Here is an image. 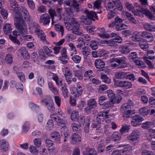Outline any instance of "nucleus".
I'll return each instance as SVG.
<instances>
[{
    "label": "nucleus",
    "mask_w": 155,
    "mask_h": 155,
    "mask_svg": "<svg viewBox=\"0 0 155 155\" xmlns=\"http://www.w3.org/2000/svg\"><path fill=\"white\" fill-rule=\"evenodd\" d=\"M14 24L17 31H14L13 34L16 36H24L27 33V26L22 16L18 11H16L14 15Z\"/></svg>",
    "instance_id": "nucleus-1"
},
{
    "label": "nucleus",
    "mask_w": 155,
    "mask_h": 155,
    "mask_svg": "<svg viewBox=\"0 0 155 155\" xmlns=\"http://www.w3.org/2000/svg\"><path fill=\"white\" fill-rule=\"evenodd\" d=\"M80 25L77 20L74 18H71L70 22L65 23V26L67 30H71L75 34L83 35V32L80 31L79 29Z\"/></svg>",
    "instance_id": "nucleus-2"
},
{
    "label": "nucleus",
    "mask_w": 155,
    "mask_h": 155,
    "mask_svg": "<svg viewBox=\"0 0 155 155\" xmlns=\"http://www.w3.org/2000/svg\"><path fill=\"white\" fill-rule=\"evenodd\" d=\"M134 105V104L130 99L128 100L127 103L122 105L120 110L123 114L124 117H129L130 114L133 113V111L130 110V109L131 106H133Z\"/></svg>",
    "instance_id": "nucleus-3"
},
{
    "label": "nucleus",
    "mask_w": 155,
    "mask_h": 155,
    "mask_svg": "<svg viewBox=\"0 0 155 155\" xmlns=\"http://www.w3.org/2000/svg\"><path fill=\"white\" fill-rule=\"evenodd\" d=\"M132 12L134 15L140 17H143V15L144 14L151 19L153 20L155 19L153 15L147 9L141 8L140 10H138L137 9L135 10L134 8V11Z\"/></svg>",
    "instance_id": "nucleus-4"
},
{
    "label": "nucleus",
    "mask_w": 155,
    "mask_h": 155,
    "mask_svg": "<svg viewBox=\"0 0 155 155\" xmlns=\"http://www.w3.org/2000/svg\"><path fill=\"white\" fill-rule=\"evenodd\" d=\"M41 102L42 104H45L48 110L50 112L53 113L54 111V104L50 96H46L41 100Z\"/></svg>",
    "instance_id": "nucleus-5"
},
{
    "label": "nucleus",
    "mask_w": 155,
    "mask_h": 155,
    "mask_svg": "<svg viewBox=\"0 0 155 155\" xmlns=\"http://www.w3.org/2000/svg\"><path fill=\"white\" fill-rule=\"evenodd\" d=\"M62 112L61 110L58 111L57 113H55L50 115V117L53 119L56 124L58 126L64 124V120L61 118L62 117Z\"/></svg>",
    "instance_id": "nucleus-6"
},
{
    "label": "nucleus",
    "mask_w": 155,
    "mask_h": 155,
    "mask_svg": "<svg viewBox=\"0 0 155 155\" xmlns=\"http://www.w3.org/2000/svg\"><path fill=\"white\" fill-rule=\"evenodd\" d=\"M107 94L109 99L110 100L108 104H105L103 107V109L107 108L113 106L114 104L116 102L115 95L113 91L111 90L107 91Z\"/></svg>",
    "instance_id": "nucleus-7"
},
{
    "label": "nucleus",
    "mask_w": 155,
    "mask_h": 155,
    "mask_svg": "<svg viewBox=\"0 0 155 155\" xmlns=\"http://www.w3.org/2000/svg\"><path fill=\"white\" fill-rule=\"evenodd\" d=\"M114 85L117 87H119L125 89H130L132 87V83L128 81H115Z\"/></svg>",
    "instance_id": "nucleus-8"
},
{
    "label": "nucleus",
    "mask_w": 155,
    "mask_h": 155,
    "mask_svg": "<svg viewBox=\"0 0 155 155\" xmlns=\"http://www.w3.org/2000/svg\"><path fill=\"white\" fill-rule=\"evenodd\" d=\"M114 61L118 64L119 68H123L126 67L127 64L126 61V58L123 56L119 58H114L113 59Z\"/></svg>",
    "instance_id": "nucleus-9"
},
{
    "label": "nucleus",
    "mask_w": 155,
    "mask_h": 155,
    "mask_svg": "<svg viewBox=\"0 0 155 155\" xmlns=\"http://www.w3.org/2000/svg\"><path fill=\"white\" fill-rule=\"evenodd\" d=\"M50 17L47 13H45L41 15L39 20V22L43 25H48L50 21Z\"/></svg>",
    "instance_id": "nucleus-10"
},
{
    "label": "nucleus",
    "mask_w": 155,
    "mask_h": 155,
    "mask_svg": "<svg viewBox=\"0 0 155 155\" xmlns=\"http://www.w3.org/2000/svg\"><path fill=\"white\" fill-rule=\"evenodd\" d=\"M127 139L131 141H135L139 138V132L137 130H135L127 137Z\"/></svg>",
    "instance_id": "nucleus-11"
},
{
    "label": "nucleus",
    "mask_w": 155,
    "mask_h": 155,
    "mask_svg": "<svg viewBox=\"0 0 155 155\" xmlns=\"http://www.w3.org/2000/svg\"><path fill=\"white\" fill-rule=\"evenodd\" d=\"M9 143L5 139L0 140V150L2 152H6L9 149Z\"/></svg>",
    "instance_id": "nucleus-12"
},
{
    "label": "nucleus",
    "mask_w": 155,
    "mask_h": 155,
    "mask_svg": "<svg viewBox=\"0 0 155 155\" xmlns=\"http://www.w3.org/2000/svg\"><path fill=\"white\" fill-rule=\"evenodd\" d=\"M143 120V118L140 116H135L131 120V124L134 127L137 126L140 124V122Z\"/></svg>",
    "instance_id": "nucleus-13"
},
{
    "label": "nucleus",
    "mask_w": 155,
    "mask_h": 155,
    "mask_svg": "<svg viewBox=\"0 0 155 155\" xmlns=\"http://www.w3.org/2000/svg\"><path fill=\"white\" fill-rule=\"evenodd\" d=\"M124 147V148L122 150H121V153H123L124 155H131L132 150V148L131 146L129 145H124L120 146Z\"/></svg>",
    "instance_id": "nucleus-14"
},
{
    "label": "nucleus",
    "mask_w": 155,
    "mask_h": 155,
    "mask_svg": "<svg viewBox=\"0 0 155 155\" xmlns=\"http://www.w3.org/2000/svg\"><path fill=\"white\" fill-rule=\"evenodd\" d=\"M11 86L12 87H15L19 92H22L23 89L22 84L20 82H17L13 80L11 81Z\"/></svg>",
    "instance_id": "nucleus-15"
},
{
    "label": "nucleus",
    "mask_w": 155,
    "mask_h": 155,
    "mask_svg": "<svg viewBox=\"0 0 155 155\" xmlns=\"http://www.w3.org/2000/svg\"><path fill=\"white\" fill-rule=\"evenodd\" d=\"M112 2L114 5L115 8H114L113 10L116 13L118 11H120L123 8L122 5L120 0H111Z\"/></svg>",
    "instance_id": "nucleus-16"
},
{
    "label": "nucleus",
    "mask_w": 155,
    "mask_h": 155,
    "mask_svg": "<svg viewBox=\"0 0 155 155\" xmlns=\"http://www.w3.org/2000/svg\"><path fill=\"white\" fill-rule=\"evenodd\" d=\"M30 29L32 31H34L35 33H38L41 30L40 28V26L37 22H34L32 24L30 25Z\"/></svg>",
    "instance_id": "nucleus-17"
},
{
    "label": "nucleus",
    "mask_w": 155,
    "mask_h": 155,
    "mask_svg": "<svg viewBox=\"0 0 155 155\" xmlns=\"http://www.w3.org/2000/svg\"><path fill=\"white\" fill-rule=\"evenodd\" d=\"M91 54L93 57L94 58L103 57L102 58H104V56L105 57L108 56L107 54L103 51H101L98 52H97L96 51H94L92 52Z\"/></svg>",
    "instance_id": "nucleus-18"
},
{
    "label": "nucleus",
    "mask_w": 155,
    "mask_h": 155,
    "mask_svg": "<svg viewBox=\"0 0 155 155\" xmlns=\"http://www.w3.org/2000/svg\"><path fill=\"white\" fill-rule=\"evenodd\" d=\"M141 36L148 41H151L153 40V36L152 34L147 31L141 32Z\"/></svg>",
    "instance_id": "nucleus-19"
},
{
    "label": "nucleus",
    "mask_w": 155,
    "mask_h": 155,
    "mask_svg": "<svg viewBox=\"0 0 155 155\" xmlns=\"http://www.w3.org/2000/svg\"><path fill=\"white\" fill-rule=\"evenodd\" d=\"M71 94L76 98H78L80 96L83 91L82 89L78 90L75 87H72L71 89Z\"/></svg>",
    "instance_id": "nucleus-20"
},
{
    "label": "nucleus",
    "mask_w": 155,
    "mask_h": 155,
    "mask_svg": "<svg viewBox=\"0 0 155 155\" xmlns=\"http://www.w3.org/2000/svg\"><path fill=\"white\" fill-rule=\"evenodd\" d=\"M98 31L99 32L98 33V35L102 38H109L110 35L106 33L105 29L104 28H98Z\"/></svg>",
    "instance_id": "nucleus-21"
},
{
    "label": "nucleus",
    "mask_w": 155,
    "mask_h": 155,
    "mask_svg": "<svg viewBox=\"0 0 155 155\" xmlns=\"http://www.w3.org/2000/svg\"><path fill=\"white\" fill-rule=\"evenodd\" d=\"M18 51L25 59H28L30 58V55L24 47H21Z\"/></svg>",
    "instance_id": "nucleus-22"
},
{
    "label": "nucleus",
    "mask_w": 155,
    "mask_h": 155,
    "mask_svg": "<svg viewBox=\"0 0 155 155\" xmlns=\"http://www.w3.org/2000/svg\"><path fill=\"white\" fill-rule=\"evenodd\" d=\"M97 103L94 99H91L88 101V107L85 108V111L90 110L91 109L95 108L96 107Z\"/></svg>",
    "instance_id": "nucleus-23"
},
{
    "label": "nucleus",
    "mask_w": 155,
    "mask_h": 155,
    "mask_svg": "<svg viewBox=\"0 0 155 155\" xmlns=\"http://www.w3.org/2000/svg\"><path fill=\"white\" fill-rule=\"evenodd\" d=\"M20 9L23 13V15L25 20L27 21H29L30 20V17L26 8L24 7L21 6Z\"/></svg>",
    "instance_id": "nucleus-24"
},
{
    "label": "nucleus",
    "mask_w": 155,
    "mask_h": 155,
    "mask_svg": "<svg viewBox=\"0 0 155 155\" xmlns=\"http://www.w3.org/2000/svg\"><path fill=\"white\" fill-rule=\"evenodd\" d=\"M84 12L86 14L87 17L91 20L94 21L95 19H97V16L95 12L92 11H89L87 10H85Z\"/></svg>",
    "instance_id": "nucleus-25"
},
{
    "label": "nucleus",
    "mask_w": 155,
    "mask_h": 155,
    "mask_svg": "<svg viewBox=\"0 0 155 155\" xmlns=\"http://www.w3.org/2000/svg\"><path fill=\"white\" fill-rule=\"evenodd\" d=\"M53 74L52 79L55 82L56 84L59 86H62L65 84V83H62V81L61 78H59L57 75L52 73Z\"/></svg>",
    "instance_id": "nucleus-26"
},
{
    "label": "nucleus",
    "mask_w": 155,
    "mask_h": 155,
    "mask_svg": "<svg viewBox=\"0 0 155 155\" xmlns=\"http://www.w3.org/2000/svg\"><path fill=\"white\" fill-rule=\"evenodd\" d=\"M94 65L97 68H100L104 67L105 63L101 59H97L95 61Z\"/></svg>",
    "instance_id": "nucleus-27"
},
{
    "label": "nucleus",
    "mask_w": 155,
    "mask_h": 155,
    "mask_svg": "<svg viewBox=\"0 0 155 155\" xmlns=\"http://www.w3.org/2000/svg\"><path fill=\"white\" fill-rule=\"evenodd\" d=\"M126 72L119 71L115 73V78L118 79H125Z\"/></svg>",
    "instance_id": "nucleus-28"
},
{
    "label": "nucleus",
    "mask_w": 155,
    "mask_h": 155,
    "mask_svg": "<svg viewBox=\"0 0 155 155\" xmlns=\"http://www.w3.org/2000/svg\"><path fill=\"white\" fill-rule=\"evenodd\" d=\"M139 112L140 115L145 116L148 115L150 112V110L147 107H142L139 109Z\"/></svg>",
    "instance_id": "nucleus-29"
},
{
    "label": "nucleus",
    "mask_w": 155,
    "mask_h": 155,
    "mask_svg": "<svg viewBox=\"0 0 155 155\" xmlns=\"http://www.w3.org/2000/svg\"><path fill=\"white\" fill-rule=\"evenodd\" d=\"M143 27L145 29L151 32L155 31V26L150 23H145L143 25Z\"/></svg>",
    "instance_id": "nucleus-30"
},
{
    "label": "nucleus",
    "mask_w": 155,
    "mask_h": 155,
    "mask_svg": "<svg viewBox=\"0 0 155 155\" xmlns=\"http://www.w3.org/2000/svg\"><path fill=\"white\" fill-rule=\"evenodd\" d=\"M111 138L114 141L117 142L120 140L121 136L118 133L114 132L112 134Z\"/></svg>",
    "instance_id": "nucleus-31"
},
{
    "label": "nucleus",
    "mask_w": 155,
    "mask_h": 155,
    "mask_svg": "<svg viewBox=\"0 0 155 155\" xmlns=\"http://www.w3.org/2000/svg\"><path fill=\"white\" fill-rule=\"evenodd\" d=\"M104 114L102 113H99L96 117L97 122L98 124H102L104 120Z\"/></svg>",
    "instance_id": "nucleus-32"
},
{
    "label": "nucleus",
    "mask_w": 155,
    "mask_h": 155,
    "mask_svg": "<svg viewBox=\"0 0 155 155\" xmlns=\"http://www.w3.org/2000/svg\"><path fill=\"white\" fill-rule=\"evenodd\" d=\"M48 12L52 19L51 24L53 25L54 23L55 22L54 18V16H55L56 15L54 9L50 8L48 10Z\"/></svg>",
    "instance_id": "nucleus-33"
},
{
    "label": "nucleus",
    "mask_w": 155,
    "mask_h": 155,
    "mask_svg": "<svg viewBox=\"0 0 155 155\" xmlns=\"http://www.w3.org/2000/svg\"><path fill=\"white\" fill-rule=\"evenodd\" d=\"M141 32L136 31L134 33L132 37V40L134 41H140V37L141 35Z\"/></svg>",
    "instance_id": "nucleus-34"
},
{
    "label": "nucleus",
    "mask_w": 155,
    "mask_h": 155,
    "mask_svg": "<svg viewBox=\"0 0 155 155\" xmlns=\"http://www.w3.org/2000/svg\"><path fill=\"white\" fill-rule=\"evenodd\" d=\"M51 136L53 139H54L56 142L60 141V134L57 132H54L51 134Z\"/></svg>",
    "instance_id": "nucleus-35"
},
{
    "label": "nucleus",
    "mask_w": 155,
    "mask_h": 155,
    "mask_svg": "<svg viewBox=\"0 0 155 155\" xmlns=\"http://www.w3.org/2000/svg\"><path fill=\"white\" fill-rule=\"evenodd\" d=\"M71 140L72 143H78L81 141V137L78 134H74L71 136Z\"/></svg>",
    "instance_id": "nucleus-36"
},
{
    "label": "nucleus",
    "mask_w": 155,
    "mask_h": 155,
    "mask_svg": "<svg viewBox=\"0 0 155 155\" xmlns=\"http://www.w3.org/2000/svg\"><path fill=\"white\" fill-rule=\"evenodd\" d=\"M30 128V123L28 121H26L22 126V132L23 133H26L29 130Z\"/></svg>",
    "instance_id": "nucleus-37"
},
{
    "label": "nucleus",
    "mask_w": 155,
    "mask_h": 155,
    "mask_svg": "<svg viewBox=\"0 0 155 155\" xmlns=\"http://www.w3.org/2000/svg\"><path fill=\"white\" fill-rule=\"evenodd\" d=\"M153 122L150 121H147L143 123L141 125L142 127L146 129H148L153 126Z\"/></svg>",
    "instance_id": "nucleus-38"
},
{
    "label": "nucleus",
    "mask_w": 155,
    "mask_h": 155,
    "mask_svg": "<svg viewBox=\"0 0 155 155\" xmlns=\"http://www.w3.org/2000/svg\"><path fill=\"white\" fill-rule=\"evenodd\" d=\"M79 117V114L78 112L74 111L72 112L71 116V119L73 121H75L78 120Z\"/></svg>",
    "instance_id": "nucleus-39"
},
{
    "label": "nucleus",
    "mask_w": 155,
    "mask_h": 155,
    "mask_svg": "<svg viewBox=\"0 0 155 155\" xmlns=\"http://www.w3.org/2000/svg\"><path fill=\"white\" fill-rule=\"evenodd\" d=\"M78 44L77 47L78 48L80 49H82L84 47H85V43L83 41V38H79L78 40Z\"/></svg>",
    "instance_id": "nucleus-40"
},
{
    "label": "nucleus",
    "mask_w": 155,
    "mask_h": 155,
    "mask_svg": "<svg viewBox=\"0 0 155 155\" xmlns=\"http://www.w3.org/2000/svg\"><path fill=\"white\" fill-rule=\"evenodd\" d=\"M80 125L74 123L72 124L71 127L72 130L74 132L79 133L81 132V130L79 127Z\"/></svg>",
    "instance_id": "nucleus-41"
},
{
    "label": "nucleus",
    "mask_w": 155,
    "mask_h": 155,
    "mask_svg": "<svg viewBox=\"0 0 155 155\" xmlns=\"http://www.w3.org/2000/svg\"><path fill=\"white\" fill-rule=\"evenodd\" d=\"M139 45L141 48L143 50L146 49L148 47V45L147 42L143 40L139 41Z\"/></svg>",
    "instance_id": "nucleus-42"
},
{
    "label": "nucleus",
    "mask_w": 155,
    "mask_h": 155,
    "mask_svg": "<svg viewBox=\"0 0 155 155\" xmlns=\"http://www.w3.org/2000/svg\"><path fill=\"white\" fill-rule=\"evenodd\" d=\"M81 51L84 58V59L87 58L88 55L90 53L89 51H88L87 47H84L82 48V49H81Z\"/></svg>",
    "instance_id": "nucleus-43"
},
{
    "label": "nucleus",
    "mask_w": 155,
    "mask_h": 155,
    "mask_svg": "<svg viewBox=\"0 0 155 155\" xmlns=\"http://www.w3.org/2000/svg\"><path fill=\"white\" fill-rule=\"evenodd\" d=\"M120 51L123 54H127L130 51V49L129 47L126 46H122L120 48Z\"/></svg>",
    "instance_id": "nucleus-44"
},
{
    "label": "nucleus",
    "mask_w": 155,
    "mask_h": 155,
    "mask_svg": "<svg viewBox=\"0 0 155 155\" xmlns=\"http://www.w3.org/2000/svg\"><path fill=\"white\" fill-rule=\"evenodd\" d=\"M125 79H128L131 81H134L136 80L134 74L129 72H127L126 75Z\"/></svg>",
    "instance_id": "nucleus-45"
},
{
    "label": "nucleus",
    "mask_w": 155,
    "mask_h": 155,
    "mask_svg": "<svg viewBox=\"0 0 155 155\" xmlns=\"http://www.w3.org/2000/svg\"><path fill=\"white\" fill-rule=\"evenodd\" d=\"M3 30L4 32L6 34L9 33L11 32L12 29L10 24H6L4 26Z\"/></svg>",
    "instance_id": "nucleus-46"
},
{
    "label": "nucleus",
    "mask_w": 155,
    "mask_h": 155,
    "mask_svg": "<svg viewBox=\"0 0 155 155\" xmlns=\"http://www.w3.org/2000/svg\"><path fill=\"white\" fill-rule=\"evenodd\" d=\"M101 78L102 81L106 83L109 84L111 82V79L105 74L101 75Z\"/></svg>",
    "instance_id": "nucleus-47"
},
{
    "label": "nucleus",
    "mask_w": 155,
    "mask_h": 155,
    "mask_svg": "<svg viewBox=\"0 0 155 155\" xmlns=\"http://www.w3.org/2000/svg\"><path fill=\"white\" fill-rule=\"evenodd\" d=\"M59 60L61 61V63L63 64H65L68 63V58L67 56H61L59 58Z\"/></svg>",
    "instance_id": "nucleus-48"
},
{
    "label": "nucleus",
    "mask_w": 155,
    "mask_h": 155,
    "mask_svg": "<svg viewBox=\"0 0 155 155\" xmlns=\"http://www.w3.org/2000/svg\"><path fill=\"white\" fill-rule=\"evenodd\" d=\"M61 91L63 96L64 98L68 97V91L65 84L61 87Z\"/></svg>",
    "instance_id": "nucleus-49"
},
{
    "label": "nucleus",
    "mask_w": 155,
    "mask_h": 155,
    "mask_svg": "<svg viewBox=\"0 0 155 155\" xmlns=\"http://www.w3.org/2000/svg\"><path fill=\"white\" fill-rule=\"evenodd\" d=\"M33 142L35 145L37 147H39L41 146V138H37L35 139Z\"/></svg>",
    "instance_id": "nucleus-50"
},
{
    "label": "nucleus",
    "mask_w": 155,
    "mask_h": 155,
    "mask_svg": "<svg viewBox=\"0 0 155 155\" xmlns=\"http://www.w3.org/2000/svg\"><path fill=\"white\" fill-rule=\"evenodd\" d=\"M127 27V26L126 25L120 23L119 24H116V25L115 28L116 30L118 31L126 28Z\"/></svg>",
    "instance_id": "nucleus-51"
},
{
    "label": "nucleus",
    "mask_w": 155,
    "mask_h": 155,
    "mask_svg": "<svg viewBox=\"0 0 155 155\" xmlns=\"http://www.w3.org/2000/svg\"><path fill=\"white\" fill-rule=\"evenodd\" d=\"M29 150L30 152L33 154H38L39 152L36 147L33 145H31L29 147Z\"/></svg>",
    "instance_id": "nucleus-52"
},
{
    "label": "nucleus",
    "mask_w": 155,
    "mask_h": 155,
    "mask_svg": "<svg viewBox=\"0 0 155 155\" xmlns=\"http://www.w3.org/2000/svg\"><path fill=\"white\" fill-rule=\"evenodd\" d=\"M37 82L39 86L43 87L44 85V79L42 77L39 76L37 78Z\"/></svg>",
    "instance_id": "nucleus-53"
},
{
    "label": "nucleus",
    "mask_w": 155,
    "mask_h": 155,
    "mask_svg": "<svg viewBox=\"0 0 155 155\" xmlns=\"http://www.w3.org/2000/svg\"><path fill=\"white\" fill-rule=\"evenodd\" d=\"M5 61L6 63L10 64L12 63L13 61V58L10 54H7L5 58Z\"/></svg>",
    "instance_id": "nucleus-54"
},
{
    "label": "nucleus",
    "mask_w": 155,
    "mask_h": 155,
    "mask_svg": "<svg viewBox=\"0 0 155 155\" xmlns=\"http://www.w3.org/2000/svg\"><path fill=\"white\" fill-rule=\"evenodd\" d=\"M129 129V127L128 126H124L121 127L120 130V133L121 134H123L128 132Z\"/></svg>",
    "instance_id": "nucleus-55"
},
{
    "label": "nucleus",
    "mask_w": 155,
    "mask_h": 155,
    "mask_svg": "<svg viewBox=\"0 0 155 155\" xmlns=\"http://www.w3.org/2000/svg\"><path fill=\"white\" fill-rule=\"evenodd\" d=\"M101 1L100 0H97L94 2L93 9H99L101 7Z\"/></svg>",
    "instance_id": "nucleus-56"
},
{
    "label": "nucleus",
    "mask_w": 155,
    "mask_h": 155,
    "mask_svg": "<svg viewBox=\"0 0 155 155\" xmlns=\"http://www.w3.org/2000/svg\"><path fill=\"white\" fill-rule=\"evenodd\" d=\"M53 120L52 119L49 120L47 123L46 127L47 129L48 130H50L51 128H53Z\"/></svg>",
    "instance_id": "nucleus-57"
},
{
    "label": "nucleus",
    "mask_w": 155,
    "mask_h": 155,
    "mask_svg": "<svg viewBox=\"0 0 155 155\" xmlns=\"http://www.w3.org/2000/svg\"><path fill=\"white\" fill-rule=\"evenodd\" d=\"M55 29L58 31H60L61 32V35H62L64 31V28L62 26L60 25H55Z\"/></svg>",
    "instance_id": "nucleus-58"
},
{
    "label": "nucleus",
    "mask_w": 155,
    "mask_h": 155,
    "mask_svg": "<svg viewBox=\"0 0 155 155\" xmlns=\"http://www.w3.org/2000/svg\"><path fill=\"white\" fill-rule=\"evenodd\" d=\"M43 49L45 50L46 54L49 56H53V53L51 50L49 49V48L46 46L44 47Z\"/></svg>",
    "instance_id": "nucleus-59"
},
{
    "label": "nucleus",
    "mask_w": 155,
    "mask_h": 155,
    "mask_svg": "<svg viewBox=\"0 0 155 155\" xmlns=\"http://www.w3.org/2000/svg\"><path fill=\"white\" fill-rule=\"evenodd\" d=\"M82 22L87 25H89L91 24V21L90 18L87 17H84L82 19Z\"/></svg>",
    "instance_id": "nucleus-60"
},
{
    "label": "nucleus",
    "mask_w": 155,
    "mask_h": 155,
    "mask_svg": "<svg viewBox=\"0 0 155 155\" xmlns=\"http://www.w3.org/2000/svg\"><path fill=\"white\" fill-rule=\"evenodd\" d=\"M129 56L130 60L134 61L137 59V54L135 52H132L129 54Z\"/></svg>",
    "instance_id": "nucleus-61"
},
{
    "label": "nucleus",
    "mask_w": 155,
    "mask_h": 155,
    "mask_svg": "<svg viewBox=\"0 0 155 155\" xmlns=\"http://www.w3.org/2000/svg\"><path fill=\"white\" fill-rule=\"evenodd\" d=\"M38 36H40L41 40L43 41H46V35H45L44 32L41 30L37 33Z\"/></svg>",
    "instance_id": "nucleus-62"
},
{
    "label": "nucleus",
    "mask_w": 155,
    "mask_h": 155,
    "mask_svg": "<svg viewBox=\"0 0 155 155\" xmlns=\"http://www.w3.org/2000/svg\"><path fill=\"white\" fill-rule=\"evenodd\" d=\"M72 59L75 63H79L81 61V58L78 55H75L72 57Z\"/></svg>",
    "instance_id": "nucleus-63"
},
{
    "label": "nucleus",
    "mask_w": 155,
    "mask_h": 155,
    "mask_svg": "<svg viewBox=\"0 0 155 155\" xmlns=\"http://www.w3.org/2000/svg\"><path fill=\"white\" fill-rule=\"evenodd\" d=\"M89 46L91 48L94 50H95L97 48V43L94 41H91L90 42Z\"/></svg>",
    "instance_id": "nucleus-64"
}]
</instances>
